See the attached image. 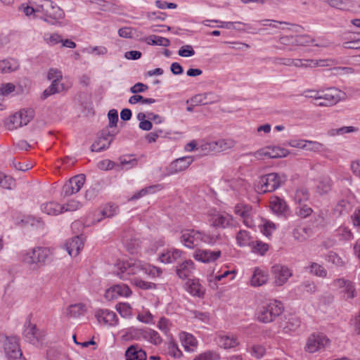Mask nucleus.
<instances>
[{"mask_svg":"<svg viewBox=\"0 0 360 360\" xmlns=\"http://www.w3.org/2000/svg\"><path fill=\"white\" fill-rule=\"evenodd\" d=\"M116 274L122 280H127L131 275H148L159 277L162 274L160 268L144 264L141 261H122L116 264Z\"/></svg>","mask_w":360,"mask_h":360,"instance_id":"f257e3e1","label":"nucleus"},{"mask_svg":"<svg viewBox=\"0 0 360 360\" xmlns=\"http://www.w3.org/2000/svg\"><path fill=\"white\" fill-rule=\"evenodd\" d=\"M283 305L281 302L276 300H269L258 307L256 317L261 323H271L283 313Z\"/></svg>","mask_w":360,"mask_h":360,"instance_id":"f03ea898","label":"nucleus"},{"mask_svg":"<svg viewBox=\"0 0 360 360\" xmlns=\"http://www.w3.org/2000/svg\"><path fill=\"white\" fill-rule=\"evenodd\" d=\"M33 4L37 6V11L43 13L41 18L46 22H49V18L57 20L63 17L62 9L51 0H37Z\"/></svg>","mask_w":360,"mask_h":360,"instance_id":"7ed1b4c3","label":"nucleus"},{"mask_svg":"<svg viewBox=\"0 0 360 360\" xmlns=\"http://www.w3.org/2000/svg\"><path fill=\"white\" fill-rule=\"evenodd\" d=\"M281 177L277 173H269L262 176L257 185L260 193L272 192L277 189L282 183Z\"/></svg>","mask_w":360,"mask_h":360,"instance_id":"20e7f679","label":"nucleus"},{"mask_svg":"<svg viewBox=\"0 0 360 360\" xmlns=\"http://www.w3.org/2000/svg\"><path fill=\"white\" fill-rule=\"evenodd\" d=\"M202 237V231L188 229L181 231L180 241L185 247L193 249L200 245Z\"/></svg>","mask_w":360,"mask_h":360,"instance_id":"39448f33","label":"nucleus"},{"mask_svg":"<svg viewBox=\"0 0 360 360\" xmlns=\"http://www.w3.org/2000/svg\"><path fill=\"white\" fill-rule=\"evenodd\" d=\"M118 133V131L114 129L110 130L109 129H104L102 130L100 136L94 141L91 146L92 152H101V150L108 148L113 140L110 137L115 136Z\"/></svg>","mask_w":360,"mask_h":360,"instance_id":"423d86ee","label":"nucleus"},{"mask_svg":"<svg viewBox=\"0 0 360 360\" xmlns=\"http://www.w3.org/2000/svg\"><path fill=\"white\" fill-rule=\"evenodd\" d=\"M288 154L289 152L287 149L278 146H267L254 153H249V155L254 156L257 159H262L263 157L281 158L286 157Z\"/></svg>","mask_w":360,"mask_h":360,"instance_id":"0eeeda50","label":"nucleus"},{"mask_svg":"<svg viewBox=\"0 0 360 360\" xmlns=\"http://www.w3.org/2000/svg\"><path fill=\"white\" fill-rule=\"evenodd\" d=\"M23 335L26 341L34 345L41 344L45 336V332L40 330L35 324H32L30 321L25 324Z\"/></svg>","mask_w":360,"mask_h":360,"instance_id":"6e6552de","label":"nucleus"},{"mask_svg":"<svg viewBox=\"0 0 360 360\" xmlns=\"http://www.w3.org/2000/svg\"><path fill=\"white\" fill-rule=\"evenodd\" d=\"M86 176L81 174L69 179L63 186L62 193L64 196H70L80 191L84 184Z\"/></svg>","mask_w":360,"mask_h":360,"instance_id":"1a4fd4ad","label":"nucleus"},{"mask_svg":"<svg viewBox=\"0 0 360 360\" xmlns=\"http://www.w3.org/2000/svg\"><path fill=\"white\" fill-rule=\"evenodd\" d=\"M341 99L340 91L335 88L328 89L326 92L321 91L320 98L315 103L318 106H331L338 103Z\"/></svg>","mask_w":360,"mask_h":360,"instance_id":"9d476101","label":"nucleus"},{"mask_svg":"<svg viewBox=\"0 0 360 360\" xmlns=\"http://www.w3.org/2000/svg\"><path fill=\"white\" fill-rule=\"evenodd\" d=\"M210 223L212 227L225 229L233 226V217L226 212H218L211 216Z\"/></svg>","mask_w":360,"mask_h":360,"instance_id":"9b49d317","label":"nucleus"},{"mask_svg":"<svg viewBox=\"0 0 360 360\" xmlns=\"http://www.w3.org/2000/svg\"><path fill=\"white\" fill-rule=\"evenodd\" d=\"M329 342V340L323 334H312L307 342L305 349L309 353H314L323 348Z\"/></svg>","mask_w":360,"mask_h":360,"instance_id":"f8f14e48","label":"nucleus"},{"mask_svg":"<svg viewBox=\"0 0 360 360\" xmlns=\"http://www.w3.org/2000/svg\"><path fill=\"white\" fill-rule=\"evenodd\" d=\"M193 159L191 156L182 157L174 160L167 167V175H172L186 169L193 162Z\"/></svg>","mask_w":360,"mask_h":360,"instance_id":"ddd939ff","label":"nucleus"},{"mask_svg":"<svg viewBox=\"0 0 360 360\" xmlns=\"http://www.w3.org/2000/svg\"><path fill=\"white\" fill-rule=\"evenodd\" d=\"M335 286L341 289V292L344 294L346 300L353 299L356 296V292L354 283L345 278H338L334 281Z\"/></svg>","mask_w":360,"mask_h":360,"instance_id":"4468645a","label":"nucleus"},{"mask_svg":"<svg viewBox=\"0 0 360 360\" xmlns=\"http://www.w3.org/2000/svg\"><path fill=\"white\" fill-rule=\"evenodd\" d=\"M274 283L278 286L283 285L292 276L291 271L285 266L277 264L272 267Z\"/></svg>","mask_w":360,"mask_h":360,"instance_id":"2eb2a0df","label":"nucleus"},{"mask_svg":"<svg viewBox=\"0 0 360 360\" xmlns=\"http://www.w3.org/2000/svg\"><path fill=\"white\" fill-rule=\"evenodd\" d=\"M131 290L126 284H117L112 286L105 291V297L108 300L117 299L119 296L129 297Z\"/></svg>","mask_w":360,"mask_h":360,"instance_id":"dca6fc26","label":"nucleus"},{"mask_svg":"<svg viewBox=\"0 0 360 360\" xmlns=\"http://www.w3.org/2000/svg\"><path fill=\"white\" fill-rule=\"evenodd\" d=\"M252 207L250 205L238 203L235 206L234 212L243 219V224L248 227L253 226V221L250 217Z\"/></svg>","mask_w":360,"mask_h":360,"instance_id":"f3484780","label":"nucleus"},{"mask_svg":"<svg viewBox=\"0 0 360 360\" xmlns=\"http://www.w3.org/2000/svg\"><path fill=\"white\" fill-rule=\"evenodd\" d=\"M233 146L232 141L219 140L217 141L206 142L201 146L202 150L210 153L211 151L219 152L231 148Z\"/></svg>","mask_w":360,"mask_h":360,"instance_id":"a211bd4d","label":"nucleus"},{"mask_svg":"<svg viewBox=\"0 0 360 360\" xmlns=\"http://www.w3.org/2000/svg\"><path fill=\"white\" fill-rule=\"evenodd\" d=\"M65 246L70 256L76 257L83 248L84 242L81 236H76L68 240Z\"/></svg>","mask_w":360,"mask_h":360,"instance_id":"6ab92c4d","label":"nucleus"},{"mask_svg":"<svg viewBox=\"0 0 360 360\" xmlns=\"http://www.w3.org/2000/svg\"><path fill=\"white\" fill-rule=\"evenodd\" d=\"M221 256V251L209 250H198L194 254V258L204 263L214 262Z\"/></svg>","mask_w":360,"mask_h":360,"instance_id":"aec40b11","label":"nucleus"},{"mask_svg":"<svg viewBox=\"0 0 360 360\" xmlns=\"http://www.w3.org/2000/svg\"><path fill=\"white\" fill-rule=\"evenodd\" d=\"M333 181L328 176H322L316 180L315 191L319 195L328 194L332 189Z\"/></svg>","mask_w":360,"mask_h":360,"instance_id":"412c9836","label":"nucleus"},{"mask_svg":"<svg viewBox=\"0 0 360 360\" xmlns=\"http://www.w3.org/2000/svg\"><path fill=\"white\" fill-rule=\"evenodd\" d=\"M95 316L99 323L108 325H115L117 322L116 314L108 309H99L96 311Z\"/></svg>","mask_w":360,"mask_h":360,"instance_id":"4be33fe9","label":"nucleus"},{"mask_svg":"<svg viewBox=\"0 0 360 360\" xmlns=\"http://www.w3.org/2000/svg\"><path fill=\"white\" fill-rule=\"evenodd\" d=\"M183 253V251L179 249L167 250L160 255L159 259L162 263L172 264L181 259Z\"/></svg>","mask_w":360,"mask_h":360,"instance_id":"5701e85b","label":"nucleus"},{"mask_svg":"<svg viewBox=\"0 0 360 360\" xmlns=\"http://www.w3.org/2000/svg\"><path fill=\"white\" fill-rule=\"evenodd\" d=\"M194 270V263L192 260H185L176 266V274L180 278L189 277Z\"/></svg>","mask_w":360,"mask_h":360,"instance_id":"b1692460","label":"nucleus"},{"mask_svg":"<svg viewBox=\"0 0 360 360\" xmlns=\"http://www.w3.org/2000/svg\"><path fill=\"white\" fill-rule=\"evenodd\" d=\"M186 290L193 296L203 297L205 288L198 279H189L186 283Z\"/></svg>","mask_w":360,"mask_h":360,"instance_id":"393cba45","label":"nucleus"},{"mask_svg":"<svg viewBox=\"0 0 360 360\" xmlns=\"http://www.w3.org/2000/svg\"><path fill=\"white\" fill-rule=\"evenodd\" d=\"M127 360H146V354L138 345H131L125 352Z\"/></svg>","mask_w":360,"mask_h":360,"instance_id":"a878e982","label":"nucleus"},{"mask_svg":"<svg viewBox=\"0 0 360 360\" xmlns=\"http://www.w3.org/2000/svg\"><path fill=\"white\" fill-rule=\"evenodd\" d=\"M268 274L259 268H255L250 278V285L254 287L261 286L268 281Z\"/></svg>","mask_w":360,"mask_h":360,"instance_id":"bb28decb","label":"nucleus"},{"mask_svg":"<svg viewBox=\"0 0 360 360\" xmlns=\"http://www.w3.org/2000/svg\"><path fill=\"white\" fill-rule=\"evenodd\" d=\"M65 205H61L56 202H49L41 205V210L49 215H58L64 212Z\"/></svg>","mask_w":360,"mask_h":360,"instance_id":"cd10ccee","label":"nucleus"},{"mask_svg":"<svg viewBox=\"0 0 360 360\" xmlns=\"http://www.w3.org/2000/svg\"><path fill=\"white\" fill-rule=\"evenodd\" d=\"M217 342L219 346L224 349H231L239 344L238 338L233 335H219Z\"/></svg>","mask_w":360,"mask_h":360,"instance_id":"c85d7f7f","label":"nucleus"},{"mask_svg":"<svg viewBox=\"0 0 360 360\" xmlns=\"http://www.w3.org/2000/svg\"><path fill=\"white\" fill-rule=\"evenodd\" d=\"M270 205L274 212L283 215L288 214V207L283 199L277 196L273 197L271 200Z\"/></svg>","mask_w":360,"mask_h":360,"instance_id":"c756f323","label":"nucleus"},{"mask_svg":"<svg viewBox=\"0 0 360 360\" xmlns=\"http://www.w3.org/2000/svg\"><path fill=\"white\" fill-rule=\"evenodd\" d=\"M118 207L112 203L107 204L103 210L99 212L98 215H101V217L94 218L92 221V224L95 223L100 222L102 219L105 217H112L117 214Z\"/></svg>","mask_w":360,"mask_h":360,"instance_id":"7c9ffc66","label":"nucleus"},{"mask_svg":"<svg viewBox=\"0 0 360 360\" xmlns=\"http://www.w3.org/2000/svg\"><path fill=\"white\" fill-rule=\"evenodd\" d=\"M311 228L302 226H297L292 232L294 238L299 242L305 241L311 236Z\"/></svg>","mask_w":360,"mask_h":360,"instance_id":"2f4dec72","label":"nucleus"},{"mask_svg":"<svg viewBox=\"0 0 360 360\" xmlns=\"http://www.w3.org/2000/svg\"><path fill=\"white\" fill-rule=\"evenodd\" d=\"M352 203L345 199L340 200L333 209V214L338 217L347 214L352 210Z\"/></svg>","mask_w":360,"mask_h":360,"instance_id":"473e14b6","label":"nucleus"},{"mask_svg":"<svg viewBox=\"0 0 360 360\" xmlns=\"http://www.w3.org/2000/svg\"><path fill=\"white\" fill-rule=\"evenodd\" d=\"M18 68L19 63L16 59L11 58L0 60V71L3 73L15 71Z\"/></svg>","mask_w":360,"mask_h":360,"instance_id":"72a5a7b5","label":"nucleus"},{"mask_svg":"<svg viewBox=\"0 0 360 360\" xmlns=\"http://www.w3.org/2000/svg\"><path fill=\"white\" fill-rule=\"evenodd\" d=\"M144 331L143 328H129L123 335L126 340H137L141 341L144 339Z\"/></svg>","mask_w":360,"mask_h":360,"instance_id":"f704fd0d","label":"nucleus"},{"mask_svg":"<svg viewBox=\"0 0 360 360\" xmlns=\"http://www.w3.org/2000/svg\"><path fill=\"white\" fill-rule=\"evenodd\" d=\"M154 345H160L162 342V339L160 334L155 330L145 328L144 339Z\"/></svg>","mask_w":360,"mask_h":360,"instance_id":"c9c22d12","label":"nucleus"},{"mask_svg":"<svg viewBox=\"0 0 360 360\" xmlns=\"http://www.w3.org/2000/svg\"><path fill=\"white\" fill-rule=\"evenodd\" d=\"M181 338L182 345L186 351L193 352L197 347L198 341L193 335L184 333Z\"/></svg>","mask_w":360,"mask_h":360,"instance_id":"e433bc0d","label":"nucleus"},{"mask_svg":"<svg viewBox=\"0 0 360 360\" xmlns=\"http://www.w3.org/2000/svg\"><path fill=\"white\" fill-rule=\"evenodd\" d=\"M259 23L262 26L257 32H252L253 34L264 33L266 31L265 27H269L271 28H279L278 25H288V23L284 21H278L271 19H264L259 21Z\"/></svg>","mask_w":360,"mask_h":360,"instance_id":"4c0bfd02","label":"nucleus"},{"mask_svg":"<svg viewBox=\"0 0 360 360\" xmlns=\"http://www.w3.org/2000/svg\"><path fill=\"white\" fill-rule=\"evenodd\" d=\"M64 90V85L63 84H60V81H57V79L52 81L51 84L46 89L42 94V99H46L49 96L59 93Z\"/></svg>","mask_w":360,"mask_h":360,"instance_id":"58836bf2","label":"nucleus"},{"mask_svg":"<svg viewBox=\"0 0 360 360\" xmlns=\"http://www.w3.org/2000/svg\"><path fill=\"white\" fill-rule=\"evenodd\" d=\"M324 60H315L311 59H294L293 66L298 68H308L323 66Z\"/></svg>","mask_w":360,"mask_h":360,"instance_id":"ea45409f","label":"nucleus"},{"mask_svg":"<svg viewBox=\"0 0 360 360\" xmlns=\"http://www.w3.org/2000/svg\"><path fill=\"white\" fill-rule=\"evenodd\" d=\"M237 244L240 246L250 245L252 242L250 233L245 230H240L236 235Z\"/></svg>","mask_w":360,"mask_h":360,"instance_id":"a19ab883","label":"nucleus"},{"mask_svg":"<svg viewBox=\"0 0 360 360\" xmlns=\"http://www.w3.org/2000/svg\"><path fill=\"white\" fill-rule=\"evenodd\" d=\"M37 262L39 263V266H43L46 264V261L49 257L51 252L47 248L37 247L35 248Z\"/></svg>","mask_w":360,"mask_h":360,"instance_id":"79ce46f5","label":"nucleus"},{"mask_svg":"<svg viewBox=\"0 0 360 360\" xmlns=\"http://www.w3.org/2000/svg\"><path fill=\"white\" fill-rule=\"evenodd\" d=\"M20 349L19 340L16 337L7 338L4 343L5 353L13 352L15 350Z\"/></svg>","mask_w":360,"mask_h":360,"instance_id":"37998d69","label":"nucleus"},{"mask_svg":"<svg viewBox=\"0 0 360 360\" xmlns=\"http://www.w3.org/2000/svg\"><path fill=\"white\" fill-rule=\"evenodd\" d=\"M22 261L29 265H38L39 263L37 262V255L35 248L30 250L27 252H22L21 254Z\"/></svg>","mask_w":360,"mask_h":360,"instance_id":"c03bdc74","label":"nucleus"},{"mask_svg":"<svg viewBox=\"0 0 360 360\" xmlns=\"http://www.w3.org/2000/svg\"><path fill=\"white\" fill-rule=\"evenodd\" d=\"M85 311V306L83 304H75L70 305L67 309V315L70 317L76 318L83 314Z\"/></svg>","mask_w":360,"mask_h":360,"instance_id":"a18cd8bd","label":"nucleus"},{"mask_svg":"<svg viewBox=\"0 0 360 360\" xmlns=\"http://www.w3.org/2000/svg\"><path fill=\"white\" fill-rule=\"evenodd\" d=\"M203 237L202 238V243H207L209 245H214L218 242L221 240V235L219 233H210L202 231Z\"/></svg>","mask_w":360,"mask_h":360,"instance_id":"49530a36","label":"nucleus"},{"mask_svg":"<svg viewBox=\"0 0 360 360\" xmlns=\"http://www.w3.org/2000/svg\"><path fill=\"white\" fill-rule=\"evenodd\" d=\"M309 198V193L307 188L301 187L299 188L295 195V201L298 205L307 202Z\"/></svg>","mask_w":360,"mask_h":360,"instance_id":"de8ad7c7","label":"nucleus"},{"mask_svg":"<svg viewBox=\"0 0 360 360\" xmlns=\"http://www.w3.org/2000/svg\"><path fill=\"white\" fill-rule=\"evenodd\" d=\"M22 114L18 112L11 116L8 122L6 123V127L9 130H13L22 127Z\"/></svg>","mask_w":360,"mask_h":360,"instance_id":"09e8293b","label":"nucleus"},{"mask_svg":"<svg viewBox=\"0 0 360 360\" xmlns=\"http://www.w3.org/2000/svg\"><path fill=\"white\" fill-rule=\"evenodd\" d=\"M295 46H306L314 44L316 40L308 34L295 35Z\"/></svg>","mask_w":360,"mask_h":360,"instance_id":"8fccbe9b","label":"nucleus"},{"mask_svg":"<svg viewBox=\"0 0 360 360\" xmlns=\"http://www.w3.org/2000/svg\"><path fill=\"white\" fill-rule=\"evenodd\" d=\"M327 2L330 6L345 11L348 10L352 1L350 0H324Z\"/></svg>","mask_w":360,"mask_h":360,"instance_id":"3c124183","label":"nucleus"},{"mask_svg":"<svg viewBox=\"0 0 360 360\" xmlns=\"http://www.w3.org/2000/svg\"><path fill=\"white\" fill-rule=\"evenodd\" d=\"M108 117L109 120V124L105 129H109L110 130H113L116 129L117 123L118 122V113L117 111L115 109L110 110L108 113Z\"/></svg>","mask_w":360,"mask_h":360,"instance_id":"603ef678","label":"nucleus"},{"mask_svg":"<svg viewBox=\"0 0 360 360\" xmlns=\"http://www.w3.org/2000/svg\"><path fill=\"white\" fill-rule=\"evenodd\" d=\"M15 186V180L10 176H6L4 174H1L0 176V187L11 190Z\"/></svg>","mask_w":360,"mask_h":360,"instance_id":"864d4df0","label":"nucleus"},{"mask_svg":"<svg viewBox=\"0 0 360 360\" xmlns=\"http://www.w3.org/2000/svg\"><path fill=\"white\" fill-rule=\"evenodd\" d=\"M210 96H212L211 93L198 94L193 96L191 100L196 105H207L212 103V101L208 99Z\"/></svg>","mask_w":360,"mask_h":360,"instance_id":"5fc2aeb1","label":"nucleus"},{"mask_svg":"<svg viewBox=\"0 0 360 360\" xmlns=\"http://www.w3.org/2000/svg\"><path fill=\"white\" fill-rule=\"evenodd\" d=\"M323 145L318 141L305 140L304 150L317 152L323 149Z\"/></svg>","mask_w":360,"mask_h":360,"instance_id":"6e6d98bb","label":"nucleus"},{"mask_svg":"<svg viewBox=\"0 0 360 360\" xmlns=\"http://www.w3.org/2000/svg\"><path fill=\"white\" fill-rule=\"evenodd\" d=\"M310 271H311V273H312L319 277L324 278L327 275V271L325 269V268L323 266H321V264H319L315 262H312L311 264Z\"/></svg>","mask_w":360,"mask_h":360,"instance_id":"4d7b16f0","label":"nucleus"},{"mask_svg":"<svg viewBox=\"0 0 360 360\" xmlns=\"http://www.w3.org/2000/svg\"><path fill=\"white\" fill-rule=\"evenodd\" d=\"M300 326V321L296 318H290L285 323V326L283 327L285 333H289L290 331H295Z\"/></svg>","mask_w":360,"mask_h":360,"instance_id":"13d9d810","label":"nucleus"},{"mask_svg":"<svg viewBox=\"0 0 360 360\" xmlns=\"http://www.w3.org/2000/svg\"><path fill=\"white\" fill-rule=\"evenodd\" d=\"M119 160L122 166H128L127 169L134 167L138 164V160L136 158H131V155L121 156Z\"/></svg>","mask_w":360,"mask_h":360,"instance_id":"bf43d9fd","label":"nucleus"},{"mask_svg":"<svg viewBox=\"0 0 360 360\" xmlns=\"http://www.w3.org/2000/svg\"><path fill=\"white\" fill-rule=\"evenodd\" d=\"M220 359L219 354L214 351H206L200 354L194 360H219Z\"/></svg>","mask_w":360,"mask_h":360,"instance_id":"052dcab7","label":"nucleus"},{"mask_svg":"<svg viewBox=\"0 0 360 360\" xmlns=\"http://www.w3.org/2000/svg\"><path fill=\"white\" fill-rule=\"evenodd\" d=\"M133 283L136 287L143 289V290H149V289H155L156 288V284L151 282H148L143 281L142 279L135 278L133 280Z\"/></svg>","mask_w":360,"mask_h":360,"instance_id":"680f3d73","label":"nucleus"},{"mask_svg":"<svg viewBox=\"0 0 360 360\" xmlns=\"http://www.w3.org/2000/svg\"><path fill=\"white\" fill-rule=\"evenodd\" d=\"M312 209L309 207L307 205L302 203L301 205H298L297 207L296 214L303 218H305L309 216L312 213Z\"/></svg>","mask_w":360,"mask_h":360,"instance_id":"e2e57ef3","label":"nucleus"},{"mask_svg":"<svg viewBox=\"0 0 360 360\" xmlns=\"http://www.w3.org/2000/svg\"><path fill=\"white\" fill-rule=\"evenodd\" d=\"M129 102L131 104H136L138 102H141L143 104H152L155 102V100L150 98H145L140 95H134L129 98Z\"/></svg>","mask_w":360,"mask_h":360,"instance_id":"0e129e2a","label":"nucleus"},{"mask_svg":"<svg viewBox=\"0 0 360 360\" xmlns=\"http://www.w3.org/2000/svg\"><path fill=\"white\" fill-rule=\"evenodd\" d=\"M338 234L340 239L344 240H350L353 238V233L351 230L345 226L340 227L338 230Z\"/></svg>","mask_w":360,"mask_h":360,"instance_id":"69168bd1","label":"nucleus"},{"mask_svg":"<svg viewBox=\"0 0 360 360\" xmlns=\"http://www.w3.org/2000/svg\"><path fill=\"white\" fill-rule=\"evenodd\" d=\"M157 326L162 333L167 335L170 330L171 323L165 317H162L160 319Z\"/></svg>","mask_w":360,"mask_h":360,"instance_id":"338daca9","label":"nucleus"},{"mask_svg":"<svg viewBox=\"0 0 360 360\" xmlns=\"http://www.w3.org/2000/svg\"><path fill=\"white\" fill-rule=\"evenodd\" d=\"M251 354L257 359L263 357L266 352V349L263 345H255L251 347Z\"/></svg>","mask_w":360,"mask_h":360,"instance_id":"774afa93","label":"nucleus"}]
</instances>
